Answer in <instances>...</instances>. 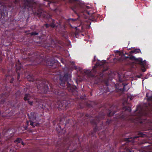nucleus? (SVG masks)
<instances>
[{
	"label": "nucleus",
	"instance_id": "473e14b6",
	"mask_svg": "<svg viewBox=\"0 0 152 152\" xmlns=\"http://www.w3.org/2000/svg\"><path fill=\"white\" fill-rule=\"evenodd\" d=\"M12 80H11V81H10V83H12V81H13V79L12 78Z\"/></svg>",
	"mask_w": 152,
	"mask_h": 152
},
{
	"label": "nucleus",
	"instance_id": "aec40b11",
	"mask_svg": "<svg viewBox=\"0 0 152 152\" xmlns=\"http://www.w3.org/2000/svg\"><path fill=\"white\" fill-rule=\"evenodd\" d=\"M145 66H142V68L141 69L142 71V72H145L146 71V69L144 67Z\"/></svg>",
	"mask_w": 152,
	"mask_h": 152
},
{
	"label": "nucleus",
	"instance_id": "ddd939ff",
	"mask_svg": "<svg viewBox=\"0 0 152 152\" xmlns=\"http://www.w3.org/2000/svg\"><path fill=\"white\" fill-rule=\"evenodd\" d=\"M126 58H129V57H126ZM129 58L130 60L134 61L135 60V59H136V58L134 56H130L129 57Z\"/></svg>",
	"mask_w": 152,
	"mask_h": 152
},
{
	"label": "nucleus",
	"instance_id": "c9c22d12",
	"mask_svg": "<svg viewBox=\"0 0 152 152\" xmlns=\"http://www.w3.org/2000/svg\"><path fill=\"white\" fill-rule=\"evenodd\" d=\"M18 62H19V63L20 62V61H19V60H18Z\"/></svg>",
	"mask_w": 152,
	"mask_h": 152
},
{
	"label": "nucleus",
	"instance_id": "bb28decb",
	"mask_svg": "<svg viewBox=\"0 0 152 152\" xmlns=\"http://www.w3.org/2000/svg\"><path fill=\"white\" fill-rule=\"evenodd\" d=\"M81 34L83 36H84L85 35H86V33H85V34H82V33H81Z\"/></svg>",
	"mask_w": 152,
	"mask_h": 152
},
{
	"label": "nucleus",
	"instance_id": "7c9ffc66",
	"mask_svg": "<svg viewBox=\"0 0 152 152\" xmlns=\"http://www.w3.org/2000/svg\"><path fill=\"white\" fill-rule=\"evenodd\" d=\"M105 84H106V85L107 86L108 85V83L107 82H106L105 83Z\"/></svg>",
	"mask_w": 152,
	"mask_h": 152
},
{
	"label": "nucleus",
	"instance_id": "9d476101",
	"mask_svg": "<svg viewBox=\"0 0 152 152\" xmlns=\"http://www.w3.org/2000/svg\"><path fill=\"white\" fill-rule=\"evenodd\" d=\"M132 53H139L140 52V50L139 49H136L133 50L131 51V52Z\"/></svg>",
	"mask_w": 152,
	"mask_h": 152
},
{
	"label": "nucleus",
	"instance_id": "a211bd4d",
	"mask_svg": "<svg viewBox=\"0 0 152 152\" xmlns=\"http://www.w3.org/2000/svg\"><path fill=\"white\" fill-rule=\"evenodd\" d=\"M147 100L148 102L151 101L152 103V96L151 97H150L148 98Z\"/></svg>",
	"mask_w": 152,
	"mask_h": 152
},
{
	"label": "nucleus",
	"instance_id": "5701e85b",
	"mask_svg": "<svg viewBox=\"0 0 152 152\" xmlns=\"http://www.w3.org/2000/svg\"><path fill=\"white\" fill-rule=\"evenodd\" d=\"M28 103L30 105H32L33 104V102H30V101H28Z\"/></svg>",
	"mask_w": 152,
	"mask_h": 152
},
{
	"label": "nucleus",
	"instance_id": "cd10ccee",
	"mask_svg": "<svg viewBox=\"0 0 152 152\" xmlns=\"http://www.w3.org/2000/svg\"><path fill=\"white\" fill-rule=\"evenodd\" d=\"M77 19H71V20L72 21H75L76 20H77Z\"/></svg>",
	"mask_w": 152,
	"mask_h": 152
},
{
	"label": "nucleus",
	"instance_id": "393cba45",
	"mask_svg": "<svg viewBox=\"0 0 152 152\" xmlns=\"http://www.w3.org/2000/svg\"><path fill=\"white\" fill-rule=\"evenodd\" d=\"M20 74L18 73V76L17 77V79H19L20 77Z\"/></svg>",
	"mask_w": 152,
	"mask_h": 152
},
{
	"label": "nucleus",
	"instance_id": "b1692460",
	"mask_svg": "<svg viewBox=\"0 0 152 152\" xmlns=\"http://www.w3.org/2000/svg\"><path fill=\"white\" fill-rule=\"evenodd\" d=\"M131 138H126L125 139H126V141H128V142H130V141L129 140V139H130Z\"/></svg>",
	"mask_w": 152,
	"mask_h": 152
},
{
	"label": "nucleus",
	"instance_id": "1a4fd4ad",
	"mask_svg": "<svg viewBox=\"0 0 152 152\" xmlns=\"http://www.w3.org/2000/svg\"><path fill=\"white\" fill-rule=\"evenodd\" d=\"M30 97V96L29 94H25V96L24 98V100L25 101H26L29 99Z\"/></svg>",
	"mask_w": 152,
	"mask_h": 152
},
{
	"label": "nucleus",
	"instance_id": "39448f33",
	"mask_svg": "<svg viewBox=\"0 0 152 152\" xmlns=\"http://www.w3.org/2000/svg\"><path fill=\"white\" fill-rule=\"evenodd\" d=\"M80 6V5L77 4V6H75L73 8H72V10L75 12V13H76V11H78L79 12H80V9L81 8Z\"/></svg>",
	"mask_w": 152,
	"mask_h": 152
},
{
	"label": "nucleus",
	"instance_id": "dca6fc26",
	"mask_svg": "<svg viewBox=\"0 0 152 152\" xmlns=\"http://www.w3.org/2000/svg\"><path fill=\"white\" fill-rule=\"evenodd\" d=\"M17 65H16V71L17 72L18 70H20L21 68V67L20 66H19V67L17 66Z\"/></svg>",
	"mask_w": 152,
	"mask_h": 152
},
{
	"label": "nucleus",
	"instance_id": "20e7f679",
	"mask_svg": "<svg viewBox=\"0 0 152 152\" xmlns=\"http://www.w3.org/2000/svg\"><path fill=\"white\" fill-rule=\"evenodd\" d=\"M134 63L135 64L140 65L142 66H144L146 64V61L145 60L142 61L141 58H139L135 59Z\"/></svg>",
	"mask_w": 152,
	"mask_h": 152
},
{
	"label": "nucleus",
	"instance_id": "412c9836",
	"mask_svg": "<svg viewBox=\"0 0 152 152\" xmlns=\"http://www.w3.org/2000/svg\"><path fill=\"white\" fill-rule=\"evenodd\" d=\"M114 113H112V114L111 112H110L109 114H108V116H113V115H114Z\"/></svg>",
	"mask_w": 152,
	"mask_h": 152
},
{
	"label": "nucleus",
	"instance_id": "4468645a",
	"mask_svg": "<svg viewBox=\"0 0 152 152\" xmlns=\"http://www.w3.org/2000/svg\"><path fill=\"white\" fill-rule=\"evenodd\" d=\"M21 140V139L17 138L14 141L15 142H17L18 143H20V141Z\"/></svg>",
	"mask_w": 152,
	"mask_h": 152
},
{
	"label": "nucleus",
	"instance_id": "f257e3e1",
	"mask_svg": "<svg viewBox=\"0 0 152 152\" xmlns=\"http://www.w3.org/2000/svg\"><path fill=\"white\" fill-rule=\"evenodd\" d=\"M105 62V61H103L102 62H100V63H97L95 65V66L90 71L89 70H85L84 72L89 77H94L96 72V68H97L98 66L103 65Z\"/></svg>",
	"mask_w": 152,
	"mask_h": 152
},
{
	"label": "nucleus",
	"instance_id": "a878e982",
	"mask_svg": "<svg viewBox=\"0 0 152 152\" xmlns=\"http://www.w3.org/2000/svg\"><path fill=\"white\" fill-rule=\"evenodd\" d=\"M123 85H124V88H123V90L124 91L125 90V85H126H126H124V83L123 84Z\"/></svg>",
	"mask_w": 152,
	"mask_h": 152
},
{
	"label": "nucleus",
	"instance_id": "f704fd0d",
	"mask_svg": "<svg viewBox=\"0 0 152 152\" xmlns=\"http://www.w3.org/2000/svg\"><path fill=\"white\" fill-rule=\"evenodd\" d=\"M119 81H121V80H120V79H119Z\"/></svg>",
	"mask_w": 152,
	"mask_h": 152
},
{
	"label": "nucleus",
	"instance_id": "7ed1b4c3",
	"mask_svg": "<svg viewBox=\"0 0 152 152\" xmlns=\"http://www.w3.org/2000/svg\"><path fill=\"white\" fill-rule=\"evenodd\" d=\"M83 12V14H85V15L87 14L89 15L90 17V19L92 20L93 21H95L96 20V18L97 16L96 14L91 12V11H88L87 10H85L83 12Z\"/></svg>",
	"mask_w": 152,
	"mask_h": 152
},
{
	"label": "nucleus",
	"instance_id": "4be33fe9",
	"mask_svg": "<svg viewBox=\"0 0 152 152\" xmlns=\"http://www.w3.org/2000/svg\"><path fill=\"white\" fill-rule=\"evenodd\" d=\"M124 108L126 110H129L130 111H131V109L130 107H125Z\"/></svg>",
	"mask_w": 152,
	"mask_h": 152
},
{
	"label": "nucleus",
	"instance_id": "c85d7f7f",
	"mask_svg": "<svg viewBox=\"0 0 152 152\" xmlns=\"http://www.w3.org/2000/svg\"><path fill=\"white\" fill-rule=\"evenodd\" d=\"M133 99V98L132 96H131V97H130V100H132Z\"/></svg>",
	"mask_w": 152,
	"mask_h": 152
},
{
	"label": "nucleus",
	"instance_id": "f3484780",
	"mask_svg": "<svg viewBox=\"0 0 152 152\" xmlns=\"http://www.w3.org/2000/svg\"><path fill=\"white\" fill-rule=\"evenodd\" d=\"M42 11L38 13H37V15L39 17H40L42 15Z\"/></svg>",
	"mask_w": 152,
	"mask_h": 152
},
{
	"label": "nucleus",
	"instance_id": "423d86ee",
	"mask_svg": "<svg viewBox=\"0 0 152 152\" xmlns=\"http://www.w3.org/2000/svg\"><path fill=\"white\" fill-rule=\"evenodd\" d=\"M91 23V22L89 20H85L84 22V25L85 26V27L86 28H88L90 27Z\"/></svg>",
	"mask_w": 152,
	"mask_h": 152
},
{
	"label": "nucleus",
	"instance_id": "2eb2a0df",
	"mask_svg": "<svg viewBox=\"0 0 152 152\" xmlns=\"http://www.w3.org/2000/svg\"><path fill=\"white\" fill-rule=\"evenodd\" d=\"M38 34V33H37L35 31H34L33 32H32L30 33V34L31 35H37Z\"/></svg>",
	"mask_w": 152,
	"mask_h": 152
},
{
	"label": "nucleus",
	"instance_id": "6ab92c4d",
	"mask_svg": "<svg viewBox=\"0 0 152 152\" xmlns=\"http://www.w3.org/2000/svg\"><path fill=\"white\" fill-rule=\"evenodd\" d=\"M29 121L30 122V125L31 126H33L34 127H35V126L34 125V122L31 120H30Z\"/></svg>",
	"mask_w": 152,
	"mask_h": 152
},
{
	"label": "nucleus",
	"instance_id": "72a5a7b5",
	"mask_svg": "<svg viewBox=\"0 0 152 152\" xmlns=\"http://www.w3.org/2000/svg\"><path fill=\"white\" fill-rule=\"evenodd\" d=\"M22 145H23V142H22Z\"/></svg>",
	"mask_w": 152,
	"mask_h": 152
},
{
	"label": "nucleus",
	"instance_id": "c756f323",
	"mask_svg": "<svg viewBox=\"0 0 152 152\" xmlns=\"http://www.w3.org/2000/svg\"><path fill=\"white\" fill-rule=\"evenodd\" d=\"M24 129L25 130H26L27 128V126H26V127H24Z\"/></svg>",
	"mask_w": 152,
	"mask_h": 152
},
{
	"label": "nucleus",
	"instance_id": "9b49d317",
	"mask_svg": "<svg viewBox=\"0 0 152 152\" xmlns=\"http://www.w3.org/2000/svg\"><path fill=\"white\" fill-rule=\"evenodd\" d=\"M107 69H103L102 70V73H101L99 74V76H100V77L101 78H103L104 74H103V72H104L105 71H107Z\"/></svg>",
	"mask_w": 152,
	"mask_h": 152
},
{
	"label": "nucleus",
	"instance_id": "f03ea898",
	"mask_svg": "<svg viewBox=\"0 0 152 152\" xmlns=\"http://www.w3.org/2000/svg\"><path fill=\"white\" fill-rule=\"evenodd\" d=\"M71 75L67 73L64 74L62 78L60 77V85L62 86H65L66 83H68V81L71 80Z\"/></svg>",
	"mask_w": 152,
	"mask_h": 152
},
{
	"label": "nucleus",
	"instance_id": "6e6552de",
	"mask_svg": "<svg viewBox=\"0 0 152 152\" xmlns=\"http://www.w3.org/2000/svg\"><path fill=\"white\" fill-rule=\"evenodd\" d=\"M31 117L30 119H32V120H35L36 118V115L35 114V113L34 112H31Z\"/></svg>",
	"mask_w": 152,
	"mask_h": 152
},
{
	"label": "nucleus",
	"instance_id": "0eeeda50",
	"mask_svg": "<svg viewBox=\"0 0 152 152\" xmlns=\"http://www.w3.org/2000/svg\"><path fill=\"white\" fill-rule=\"evenodd\" d=\"M145 136V134H143L142 132H139L138 134V136L134 137H133V139H134L136 138H138L139 137H144Z\"/></svg>",
	"mask_w": 152,
	"mask_h": 152
},
{
	"label": "nucleus",
	"instance_id": "2f4dec72",
	"mask_svg": "<svg viewBox=\"0 0 152 152\" xmlns=\"http://www.w3.org/2000/svg\"><path fill=\"white\" fill-rule=\"evenodd\" d=\"M117 52H119V54L120 56L121 55V53H120L119 51H117Z\"/></svg>",
	"mask_w": 152,
	"mask_h": 152
},
{
	"label": "nucleus",
	"instance_id": "f8f14e48",
	"mask_svg": "<svg viewBox=\"0 0 152 152\" xmlns=\"http://www.w3.org/2000/svg\"><path fill=\"white\" fill-rule=\"evenodd\" d=\"M124 59V56L123 55H121V57L118 58V60L120 61H123Z\"/></svg>",
	"mask_w": 152,
	"mask_h": 152
}]
</instances>
